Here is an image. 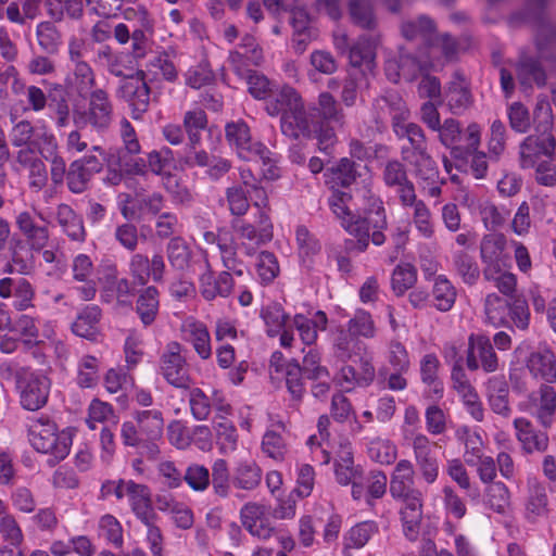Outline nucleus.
Instances as JSON below:
<instances>
[{
	"label": "nucleus",
	"instance_id": "c03bdc74",
	"mask_svg": "<svg viewBox=\"0 0 556 556\" xmlns=\"http://www.w3.org/2000/svg\"><path fill=\"white\" fill-rule=\"evenodd\" d=\"M349 14L353 24L364 29H374L377 21L369 0H350Z\"/></svg>",
	"mask_w": 556,
	"mask_h": 556
},
{
	"label": "nucleus",
	"instance_id": "4be33fe9",
	"mask_svg": "<svg viewBox=\"0 0 556 556\" xmlns=\"http://www.w3.org/2000/svg\"><path fill=\"white\" fill-rule=\"evenodd\" d=\"M446 101L454 114L466 111L473 102L469 85L466 83L464 74L459 71L454 72L453 79L447 85Z\"/></svg>",
	"mask_w": 556,
	"mask_h": 556
},
{
	"label": "nucleus",
	"instance_id": "2f4dec72",
	"mask_svg": "<svg viewBox=\"0 0 556 556\" xmlns=\"http://www.w3.org/2000/svg\"><path fill=\"white\" fill-rule=\"evenodd\" d=\"M375 105L379 112L388 113L391 116L392 127L396 124H404L409 116L405 101L396 91H387L376 99Z\"/></svg>",
	"mask_w": 556,
	"mask_h": 556
},
{
	"label": "nucleus",
	"instance_id": "58836bf2",
	"mask_svg": "<svg viewBox=\"0 0 556 556\" xmlns=\"http://www.w3.org/2000/svg\"><path fill=\"white\" fill-rule=\"evenodd\" d=\"M136 312L144 326L154 323L159 312V291L155 287H147L140 292Z\"/></svg>",
	"mask_w": 556,
	"mask_h": 556
},
{
	"label": "nucleus",
	"instance_id": "bb28decb",
	"mask_svg": "<svg viewBox=\"0 0 556 556\" xmlns=\"http://www.w3.org/2000/svg\"><path fill=\"white\" fill-rule=\"evenodd\" d=\"M402 161L413 168L414 175L425 181L434 184L439 178V169L435 161L429 154L428 149L401 156Z\"/></svg>",
	"mask_w": 556,
	"mask_h": 556
},
{
	"label": "nucleus",
	"instance_id": "c85d7f7f",
	"mask_svg": "<svg viewBox=\"0 0 556 556\" xmlns=\"http://www.w3.org/2000/svg\"><path fill=\"white\" fill-rule=\"evenodd\" d=\"M527 367L534 378L547 383L556 380V361L549 350L532 352L528 357Z\"/></svg>",
	"mask_w": 556,
	"mask_h": 556
},
{
	"label": "nucleus",
	"instance_id": "cd10ccee",
	"mask_svg": "<svg viewBox=\"0 0 556 556\" xmlns=\"http://www.w3.org/2000/svg\"><path fill=\"white\" fill-rule=\"evenodd\" d=\"M393 131L399 139H406L407 144L401 147V156L428 149L427 138L422 128L415 123L396 124Z\"/></svg>",
	"mask_w": 556,
	"mask_h": 556
},
{
	"label": "nucleus",
	"instance_id": "a18cd8bd",
	"mask_svg": "<svg viewBox=\"0 0 556 556\" xmlns=\"http://www.w3.org/2000/svg\"><path fill=\"white\" fill-rule=\"evenodd\" d=\"M262 479V470L255 463L243 462L237 467L232 483L242 490L255 489Z\"/></svg>",
	"mask_w": 556,
	"mask_h": 556
},
{
	"label": "nucleus",
	"instance_id": "69168bd1",
	"mask_svg": "<svg viewBox=\"0 0 556 556\" xmlns=\"http://www.w3.org/2000/svg\"><path fill=\"white\" fill-rule=\"evenodd\" d=\"M303 376L301 365L296 359H292L286 365V386L295 400H301L305 392Z\"/></svg>",
	"mask_w": 556,
	"mask_h": 556
},
{
	"label": "nucleus",
	"instance_id": "0e129e2a",
	"mask_svg": "<svg viewBox=\"0 0 556 556\" xmlns=\"http://www.w3.org/2000/svg\"><path fill=\"white\" fill-rule=\"evenodd\" d=\"M489 506L498 514H504L509 505V490L503 482H492L485 490Z\"/></svg>",
	"mask_w": 556,
	"mask_h": 556
},
{
	"label": "nucleus",
	"instance_id": "7ed1b4c3",
	"mask_svg": "<svg viewBox=\"0 0 556 556\" xmlns=\"http://www.w3.org/2000/svg\"><path fill=\"white\" fill-rule=\"evenodd\" d=\"M26 427L28 440L36 451L50 454L55 460H62L68 455L71 434L66 431L58 432L55 424L49 417L30 418Z\"/></svg>",
	"mask_w": 556,
	"mask_h": 556
},
{
	"label": "nucleus",
	"instance_id": "79ce46f5",
	"mask_svg": "<svg viewBox=\"0 0 556 556\" xmlns=\"http://www.w3.org/2000/svg\"><path fill=\"white\" fill-rule=\"evenodd\" d=\"M137 427L141 429L143 434H147L150 440H161L164 428L163 415L160 410L150 409L142 410L136 414Z\"/></svg>",
	"mask_w": 556,
	"mask_h": 556
},
{
	"label": "nucleus",
	"instance_id": "8fccbe9b",
	"mask_svg": "<svg viewBox=\"0 0 556 556\" xmlns=\"http://www.w3.org/2000/svg\"><path fill=\"white\" fill-rule=\"evenodd\" d=\"M544 204L538 199H532L530 203L523 201L511 222V229L518 236H525L529 232L531 226V210L536 213L543 208Z\"/></svg>",
	"mask_w": 556,
	"mask_h": 556
},
{
	"label": "nucleus",
	"instance_id": "13d9d810",
	"mask_svg": "<svg viewBox=\"0 0 556 556\" xmlns=\"http://www.w3.org/2000/svg\"><path fill=\"white\" fill-rule=\"evenodd\" d=\"M261 316L267 326L266 331L269 337H276L289 319V315L285 313L282 306L278 303L267 305L262 309Z\"/></svg>",
	"mask_w": 556,
	"mask_h": 556
},
{
	"label": "nucleus",
	"instance_id": "680f3d73",
	"mask_svg": "<svg viewBox=\"0 0 556 556\" xmlns=\"http://www.w3.org/2000/svg\"><path fill=\"white\" fill-rule=\"evenodd\" d=\"M362 165L349 157H342L336 166L331 168L338 184L344 188L350 187L361 176Z\"/></svg>",
	"mask_w": 556,
	"mask_h": 556
},
{
	"label": "nucleus",
	"instance_id": "9b49d317",
	"mask_svg": "<svg viewBox=\"0 0 556 556\" xmlns=\"http://www.w3.org/2000/svg\"><path fill=\"white\" fill-rule=\"evenodd\" d=\"M225 135L228 143L235 147L239 156L250 159L252 155L258 156L264 164L270 163L269 150L261 142H253L250 128L243 121L230 122L226 124Z\"/></svg>",
	"mask_w": 556,
	"mask_h": 556
},
{
	"label": "nucleus",
	"instance_id": "6e6552de",
	"mask_svg": "<svg viewBox=\"0 0 556 556\" xmlns=\"http://www.w3.org/2000/svg\"><path fill=\"white\" fill-rule=\"evenodd\" d=\"M121 137L123 146L116 150L119 169L127 175H146V160L134 157L140 153L141 147L135 128L126 118L121 122Z\"/></svg>",
	"mask_w": 556,
	"mask_h": 556
},
{
	"label": "nucleus",
	"instance_id": "e433bc0d",
	"mask_svg": "<svg viewBox=\"0 0 556 556\" xmlns=\"http://www.w3.org/2000/svg\"><path fill=\"white\" fill-rule=\"evenodd\" d=\"M101 317V309L97 305L86 306L72 325L76 336L94 340L98 334V323Z\"/></svg>",
	"mask_w": 556,
	"mask_h": 556
},
{
	"label": "nucleus",
	"instance_id": "412c9836",
	"mask_svg": "<svg viewBox=\"0 0 556 556\" xmlns=\"http://www.w3.org/2000/svg\"><path fill=\"white\" fill-rule=\"evenodd\" d=\"M128 498L135 516L142 522L157 520L151 500L150 489L146 484L128 483Z\"/></svg>",
	"mask_w": 556,
	"mask_h": 556
},
{
	"label": "nucleus",
	"instance_id": "0eeeda50",
	"mask_svg": "<svg viewBox=\"0 0 556 556\" xmlns=\"http://www.w3.org/2000/svg\"><path fill=\"white\" fill-rule=\"evenodd\" d=\"M232 228L242 240L249 241V243L242 242L245 254L249 256L255 253L256 248L268 243L274 237V227L265 210L257 212L253 223L244 219L233 220Z\"/></svg>",
	"mask_w": 556,
	"mask_h": 556
},
{
	"label": "nucleus",
	"instance_id": "bf43d9fd",
	"mask_svg": "<svg viewBox=\"0 0 556 556\" xmlns=\"http://www.w3.org/2000/svg\"><path fill=\"white\" fill-rule=\"evenodd\" d=\"M527 513L529 518L541 517L547 513V493L544 485L536 482L529 485Z\"/></svg>",
	"mask_w": 556,
	"mask_h": 556
},
{
	"label": "nucleus",
	"instance_id": "a211bd4d",
	"mask_svg": "<svg viewBox=\"0 0 556 556\" xmlns=\"http://www.w3.org/2000/svg\"><path fill=\"white\" fill-rule=\"evenodd\" d=\"M121 435L127 446H132L141 457L149 460H155L160 455L159 442L150 440L147 434L141 432L135 424L126 421L122 425Z\"/></svg>",
	"mask_w": 556,
	"mask_h": 556
},
{
	"label": "nucleus",
	"instance_id": "864d4df0",
	"mask_svg": "<svg viewBox=\"0 0 556 556\" xmlns=\"http://www.w3.org/2000/svg\"><path fill=\"white\" fill-rule=\"evenodd\" d=\"M440 362L434 354H426L420 362L421 381L432 387L433 393L441 397L443 393V384L438 379Z\"/></svg>",
	"mask_w": 556,
	"mask_h": 556
},
{
	"label": "nucleus",
	"instance_id": "6e6d98bb",
	"mask_svg": "<svg viewBox=\"0 0 556 556\" xmlns=\"http://www.w3.org/2000/svg\"><path fill=\"white\" fill-rule=\"evenodd\" d=\"M417 280L416 268L408 263L397 265L391 277L392 290L397 296L405 293L406 290L412 288Z\"/></svg>",
	"mask_w": 556,
	"mask_h": 556
},
{
	"label": "nucleus",
	"instance_id": "aec40b11",
	"mask_svg": "<svg viewBox=\"0 0 556 556\" xmlns=\"http://www.w3.org/2000/svg\"><path fill=\"white\" fill-rule=\"evenodd\" d=\"M437 30L435 21L425 14L403 21L401 24L402 36L409 41L420 40L425 48L429 42H433Z\"/></svg>",
	"mask_w": 556,
	"mask_h": 556
},
{
	"label": "nucleus",
	"instance_id": "f704fd0d",
	"mask_svg": "<svg viewBox=\"0 0 556 556\" xmlns=\"http://www.w3.org/2000/svg\"><path fill=\"white\" fill-rule=\"evenodd\" d=\"M16 225L33 249L40 250L47 244L49 238L47 227L36 224L30 213H20L16 217Z\"/></svg>",
	"mask_w": 556,
	"mask_h": 556
},
{
	"label": "nucleus",
	"instance_id": "dca6fc26",
	"mask_svg": "<svg viewBox=\"0 0 556 556\" xmlns=\"http://www.w3.org/2000/svg\"><path fill=\"white\" fill-rule=\"evenodd\" d=\"M0 296L2 299L15 298L13 306L16 311L23 312L34 308L35 290L25 278H2L0 280Z\"/></svg>",
	"mask_w": 556,
	"mask_h": 556
},
{
	"label": "nucleus",
	"instance_id": "f3484780",
	"mask_svg": "<svg viewBox=\"0 0 556 556\" xmlns=\"http://www.w3.org/2000/svg\"><path fill=\"white\" fill-rule=\"evenodd\" d=\"M205 264L206 271L200 277L202 296L207 301H212L217 296L228 298L232 293L235 286L232 275L228 270H223L215 277L210 263L205 262Z\"/></svg>",
	"mask_w": 556,
	"mask_h": 556
},
{
	"label": "nucleus",
	"instance_id": "20e7f679",
	"mask_svg": "<svg viewBox=\"0 0 556 556\" xmlns=\"http://www.w3.org/2000/svg\"><path fill=\"white\" fill-rule=\"evenodd\" d=\"M343 228L357 240L346 241V250L365 252L369 240L379 247L386 242L384 230L388 228L387 215L354 214L344 218Z\"/></svg>",
	"mask_w": 556,
	"mask_h": 556
},
{
	"label": "nucleus",
	"instance_id": "72a5a7b5",
	"mask_svg": "<svg viewBox=\"0 0 556 556\" xmlns=\"http://www.w3.org/2000/svg\"><path fill=\"white\" fill-rule=\"evenodd\" d=\"M415 470L413 464L407 459L400 460L394 469L390 481V493L393 497L404 496L414 489Z\"/></svg>",
	"mask_w": 556,
	"mask_h": 556
},
{
	"label": "nucleus",
	"instance_id": "a878e982",
	"mask_svg": "<svg viewBox=\"0 0 556 556\" xmlns=\"http://www.w3.org/2000/svg\"><path fill=\"white\" fill-rule=\"evenodd\" d=\"M486 395L491 409L495 414L504 417L509 416V386L504 376H494L488 380Z\"/></svg>",
	"mask_w": 556,
	"mask_h": 556
},
{
	"label": "nucleus",
	"instance_id": "09e8293b",
	"mask_svg": "<svg viewBox=\"0 0 556 556\" xmlns=\"http://www.w3.org/2000/svg\"><path fill=\"white\" fill-rule=\"evenodd\" d=\"M454 267L463 281L469 286L475 285L480 277V268L473 256L465 251H457L453 256Z\"/></svg>",
	"mask_w": 556,
	"mask_h": 556
},
{
	"label": "nucleus",
	"instance_id": "4468645a",
	"mask_svg": "<svg viewBox=\"0 0 556 556\" xmlns=\"http://www.w3.org/2000/svg\"><path fill=\"white\" fill-rule=\"evenodd\" d=\"M466 365L470 370L480 366L485 372H493L498 367V358L490 339L485 336L469 337Z\"/></svg>",
	"mask_w": 556,
	"mask_h": 556
},
{
	"label": "nucleus",
	"instance_id": "de8ad7c7",
	"mask_svg": "<svg viewBox=\"0 0 556 556\" xmlns=\"http://www.w3.org/2000/svg\"><path fill=\"white\" fill-rule=\"evenodd\" d=\"M167 260L172 267L184 270L189 266L191 250L188 243L180 237H174L166 247Z\"/></svg>",
	"mask_w": 556,
	"mask_h": 556
},
{
	"label": "nucleus",
	"instance_id": "1a4fd4ad",
	"mask_svg": "<svg viewBox=\"0 0 556 556\" xmlns=\"http://www.w3.org/2000/svg\"><path fill=\"white\" fill-rule=\"evenodd\" d=\"M280 128L285 136L298 140L313 138L319 129V121L312 109H306L303 99L280 117Z\"/></svg>",
	"mask_w": 556,
	"mask_h": 556
},
{
	"label": "nucleus",
	"instance_id": "e2e57ef3",
	"mask_svg": "<svg viewBox=\"0 0 556 556\" xmlns=\"http://www.w3.org/2000/svg\"><path fill=\"white\" fill-rule=\"evenodd\" d=\"M139 14L141 18V26L132 27L130 33V39L132 42V55L135 59H140L146 55V47L148 41L146 33L152 29V23L148 18L147 11L140 10Z\"/></svg>",
	"mask_w": 556,
	"mask_h": 556
},
{
	"label": "nucleus",
	"instance_id": "4c0bfd02",
	"mask_svg": "<svg viewBox=\"0 0 556 556\" xmlns=\"http://www.w3.org/2000/svg\"><path fill=\"white\" fill-rule=\"evenodd\" d=\"M38 46L43 53L56 55L63 45L61 31L52 22H41L36 27Z\"/></svg>",
	"mask_w": 556,
	"mask_h": 556
},
{
	"label": "nucleus",
	"instance_id": "5701e85b",
	"mask_svg": "<svg viewBox=\"0 0 556 556\" xmlns=\"http://www.w3.org/2000/svg\"><path fill=\"white\" fill-rule=\"evenodd\" d=\"M378 36L374 34L362 35L349 49L348 58L353 67L365 66L371 70L376 58Z\"/></svg>",
	"mask_w": 556,
	"mask_h": 556
},
{
	"label": "nucleus",
	"instance_id": "49530a36",
	"mask_svg": "<svg viewBox=\"0 0 556 556\" xmlns=\"http://www.w3.org/2000/svg\"><path fill=\"white\" fill-rule=\"evenodd\" d=\"M207 126V117L203 110L188 111L184 116V128L188 134L189 147L195 148L201 142V130Z\"/></svg>",
	"mask_w": 556,
	"mask_h": 556
},
{
	"label": "nucleus",
	"instance_id": "393cba45",
	"mask_svg": "<svg viewBox=\"0 0 556 556\" xmlns=\"http://www.w3.org/2000/svg\"><path fill=\"white\" fill-rule=\"evenodd\" d=\"M433 66L431 55L426 50L418 55L402 50L396 65L406 80L415 79L418 74L429 72Z\"/></svg>",
	"mask_w": 556,
	"mask_h": 556
},
{
	"label": "nucleus",
	"instance_id": "7c9ffc66",
	"mask_svg": "<svg viewBox=\"0 0 556 556\" xmlns=\"http://www.w3.org/2000/svg\"><path fill=\"white\" fill-rule=\"evenodd\" d=\"M302 100L299 92L291 86L285 85L277 91H271L266 99L265 110L270 116H277L289 112Z\"/></svg>",
	"mask_w": 556,
	"mask_h": 556
},
{
	"label": "nucleus",
	"instance_id": "f257e3e1",
	"mask_svg": "<svg viewBox=\"0 0 556 556\" xmlns=\"http://www.w3.org/2000/svg\"><path fill=\"white\" fill-rule=\"evenodd\" d=\"M532 122L534 132L526 137L519 147V161L522 168L534 167L540 157H552L556 151V138L552 131L553 112L547 101L536 102Z\"/></svg>",
	"mask_w": 556,
	"mask_h": 556
},
{
	"label": "nucleus",
	"instance_id": "603ef678",
	"mask_svg": "<svg viewBox=\"0 0 556 556\" xmlns=\"http://www.w3.org/2000/svg\"><path fill=\"white\" fill-rule=\"evenodd\" d=\"M434 49L440 50L446 62H454L458 58L459 42L448 33L439 34L437 31L433 42H429L425 50L431 55V51Z\"/></svg>",
	"mask_w": 556,
	"mask_h": 556
},
{
	"label": "nucleus",
	"instance_id": "052dcab7",
	"mask_svg": "<svg viewBox=\"0 0 556 556\" xmlns=\"http://www.w3.org/2000/svg\"><path fill=\"white\" fill-rule=\"evenodd\" d=\"M348 332L353 338H374L376 328L371 315L363 309L357 311L348 323Z\"/></svg>",
	"mask_w": 556,
	"mask_h": 556
},
{
	"label": "nucleus",
	"instance_id": "ddd939ff",
	"mask_svg": "<svg viewBox=\"0 0 556 556\" xmlns=\"http://www.w3.org/2000/svg\"><path fill=\"white\" fill-rule=\"evenodd\" d=\"M180 344L172 342L162 356L161 370L165 380L175 388L190 389L192 380L185 358L180 355Z\"/></svg>",
	"mask_w": 556,
	"mask_h": 556
},
{
	"label": "nucleus",
	"instance_id": "3c124183",
	"mask_svg": "<svg viewBox=\"0 0 556 556\" xmlns=\"http://www.w3.org/2000/svg\"><path fill=\"white\" fill-rule=\"evenodd\" d=\"M378 532V526L374 521H363L352 527L344 539L345 548H362L370 538Z\"/></svg>",
	"mask_w": 556,
	"mask_h": 556
},
{
	"label": "nucleus",
	"instance_id": "b1692460",
	"mask_svg": "<svg viewBox=\"0 0 556 556\" xmlns=\"http://www.w3.org/2000/svg\"><path fill=\"white\" fill-rule=\"evenodd\" d=\"M516 75L523 88H531L533 84L543 87L546 84V74L535 58L521 54L516 64Z\"/></svg>",
	"mask_w": 556,
	"mask_h": 556
},
{
	"label": "nucleus",
	"instance_id": "6ab92c4d",
	"mask_svg": "<svg viewBox=\"0 0 556 556\" xmlns=\"http://www.w3.org/2000/svg\"><path fill=\"white\" fill-rule=\"evenodd\" d=\"M266 9L279 15L281 12H290V24L298 33L299 37L304 35V31L309 30L311 18L307 11L298 3V0H263Z\"/></svg>",
	"mask_w": 556,
	"mask_h": 556
},
{
	"label": "nucleus",
	"instance_id": "f8f14e48",
	"mask_svg": "<svg viewBox=\"0 0 556 556\" xmlns=\"http://www.w3.org/2000/svg\"><path fill=\"white\" fill-rule=\"evenodd\" d=\"M21 404L25 409L38 410L47 404L51 382L43 375L25 372L18 379Z\"/></svg>",
	"mask_w": 556,
	"mask_h": 556
},
{
	"label": "nucleus",
	"instance_id": "4d7b16f0",
	"mask_svg": "<svg viewBox=\"0 0 556 556\" xmlns=\"http://www.w3.org/2000/svg\"><path fill=\"white\" fill-rule=\"evenodd\" d=\"M186 333L188 340L192 343L197 353L203 358L211 355V344L208 331L202 323H190L187 325Z\"/></svg>",
	"mask_w": 556,
	"mask_h": 556
},
{
	"label": "nucleus",
	"instance_id": "ea45409f",
	"mask_svg": "<svg viewBox=\"0 0 556 556\" xmlns=\"http://www.w3.org/2000/svg\"><path fill=\"white\" fill-rule=\"evenodd\" d=\"M56 219L63 231L72 240H83L85 237V228L83 219L67 204H60L56 210Z\"/></svg>",
	"mask_w": 556,
	"mask_h": 556
},
{
	"label": "nucleus",
	"instance_id": "423d86ee",
	"mask_svg": "<svg viewBox=\"0 0 556 556\" xmlns=\"http://www.w3.org/2000/svg\"><path fill=\"white\" fill-rule=\"evenodd\" d=\"M151 94H153V99H156V94L152 91L142 70L125 77L116 90V97L125 100L131 106L135 118L140 117L142 113L148 111Z\"/></svg>",
	"mask_w": 556,
	"mask_h": 556
},
{
	"label": "nucleus",
	"instance_id": "2eb2a0df",
	"mask_svg": "<svg viewBox=\"0 0 556 556\" xmlns=\"http://www.w3.org/2000/svg\"><path fill=\"white\" fill-rule=\"evenodd\" d=\"M413 451L421 477L429 484L433 483L439 475V463L432 451V444L424 434L413 439Z\"/></svg>",
	"mask_w": 556,
	"mask_h": 556
},
{
	"label": "nucleus",
	"instance_id": "37998d69",
	"mask_svg": "<svg viewBox=\"0 0 556 556\" xmlns=\"http://www.w3.org/2000/svg\"><path fill=\"white\" fill-rule=\"evenodd\" d=\"M433 303L440 312H448L452 309L457 293L454 286L443 276H439L432 289Z\"/></svg>",
	"mask_w": 556,
	"mask_h": 556
},
{
	"label": "nucleus",
	"instance_id": "9d476101",
	"mask_svg": "<svg viewBox=\"0 0 556 556\" xmlns=\"http://www.w3.org/2000/svg\"><path fill=\"white\" fill-rule=\"evenodd\" d=\"M506 238L503 233L484 235L480 241V258L483 264L485 280H494L506 266L508 256L505 254Z\"/></svg>",
	"mask_w": 556,
	"mask_h": 556
},
{
	"label": "nucleus",
	"instance_id": "c756f323",
	"mask_svg": "<svg viewBox=\"0 0 556 556\" xmlns=\"http://www.w3.org/2000/svg\"><path fill=\"white\" fill-rule=\"evenodd\" d=\"M358 368L345 365L341 368V380L349 386L368 387L375 379L376 370L372 359L368 355L361 356Z\"/></svg>",
	"mask_w": 556,
	"mask_h": 556
},
{
	"label": "nucleus",
	"instance_id": "39448f33",
	"mask_svg": "<svg viewBox=\"0 0 556 556\" xmlns=\"http://www.w3.org/2000/svg\"><path fill=\"white\" fill-rule=\"evenodd\" d=\"M113 119V104L109 93L104 89H94L88 98V108L84 111H75L74 124L77 128L90 126L98 132L109 129Z\"/></svg>",
	"mask_w": 556,
	"mask_h": 556
},
{
	"label": "nucleus",
	"instance_id": "f03ea898",
	"mask_svg": "<svg viewBox=\"0 0 556 556\" xmlns=\"http://www.w3.org/2000/svg\"><path fill=\"white\" fill-rule=\"evenodd\" d=\"M547 3L548 0H526L525 8L508 17V24L511 27L535 24L539 58L556 64V56L551 51L556 47V24L545 14Z\"/></svg>",
	"mask_w": 556,
	"mask_h": 556
},
{
	"label": "nucleus",
	"instance_id": "a19ab883",
	"mask_svg": "<svg viewBox=\"0 0 556 556\" xmlns=\"http://www.w3.org/2000/svg\"><path fill=\"white\" fill-rule=\"evenodd\" d=\"M439 132L440 142L451 149V154L455 159H464L463 148L455 146L460 141L462 129L458 121L454 118H447L441 125L439 129H434Z\"/></svg>",
	"mask_w": 556,
	"mask_h": 556
},
{
	"label": "nucleus",
	"instance_id": "774afa93",
	"mask_svg": "<svg viewBox=\"0 0 556 556\" xmlns=\"http://www.w3.org/2000/svg\"><path fill=\"white\" fill-rule=\"evenodd\" d=\"M184 481L193 491H205L211 483L210 471L203 465L191 464L184 473Z\"/></svg>",
	"mask_w": 556,
	"mask_h": 556
},
{
	"label": "nucleus",
	"instance_id": "473e14b6",
	"mask_svg": "<svg viewBox=\"0 0 556 556\" xmlns=\"http://www.w3.org/2000/svg\"><path fill=\"white\" fill-rule=\"evenodd\" d=\"M312 112L316 113L319 124L333 123L339 126L345 124V114L336 100L329 92H321L318 96L317 106L311 108Z\"/></svg>",
	"mask_w": 556,
	"mask_h": 556
},
{
	"label": "nucleus",
	"instance_id": "c9c22d12",
	"mask_svg": "<svg viewBox=\"0 0 556 556\" xmlns=\"http://www.w3.org/2000/svg\"><path fill=\"white\" fill-rule=\"evenodd\" d=\"M519 441L528 453L533 451L543 452L548 445V438L544 432H535L531 429V424L525 418H517L514 421Z\"/></svg>",
	"mask_w": 556,
	"mask_h": 556
},
{
	"label": "nucleus",
	"instance_id": "338daca9",
	"mask_svg": "<svg viewBox=\"0 0 556 556\" xmlns=\"http://www.w3.org/2000/svg\"><path fill=\"white\" fill-rule=\"evenodd\" d=\"M212 485L216 495L227 497L230 490V475L225 459H217L212 466Z\"/></svg>",
	"mask_w": 556,
	"mask_h": 556
},
{
	"label": "nucleus",
	"instance_id": "5fc2aeb1",
	"mask_svg": "<svg viewBox=\"0 0 556 556\" xmlns=\"http://www.w3.org/2000/svg\"><path fill=\"white\" fill-rule=\"evenodd\" d=\"M508 302L496 293H491L484 300V313L489 324L494 327L504 326L506 324V314Z\"/></svg>",
	"mask_w": 556,
	"mask_h": 556
}]
</instances>
